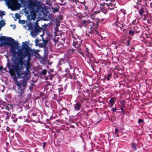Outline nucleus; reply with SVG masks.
<instances>
[{"label":"nucleus","mask_w":152,"mask_h":152,"mask_svg":"<svg viewBox=\"0 0 152 152\" xmlns=\"http://www.w3.org/2000/svg\"><path fill=\"white\" fill-rule=\"evenodd\" d=\"M41 27H34V30L31 31V34L32 36H35L38 34L41 31Z\"/></svg>","instance_id":"6e6552de"},{"label":"nucleus","mask_w":152,"mask_h":152,"mask_svg":"<svg viewBox=\"0 0 152 152\" xmlns=\"http://www.w3.org/2000/svg\"><path fill=\"white\" fill-rule=\"evenodd\" d=\"M19 91H18V93L19 94L18 95V97L20 99L22 98V94L24 93V91H21V90H18Z\"/></svg>","instance_id":"412c9836"},{"label":"nucleus","mask_w":152,"mask_h":152,"mask_svg":"<svg viewBox=\"0 0 152 152\" xmlns=\"http://www.w3.org/2000/svg\"><path fill=\"white\" fill-rule=\"evenodd\" d=\"M84 51L86 53H89V50L87 47H86L85 48V50H84Z\"/></svg>","instance_id":"de8ad7c7"},{"label":"nucleus","mask_w":152,"mask_h":152,"mask_svg":"<svg viewBox=\"0 0 152 152\" xmlns=\"http://www.w3.org/2000/svg\"><path fill=\"white\" fill-rule=\"evenodd\" d=\"M5 144H6V146L7 147V146L8 145H9V143H8V142H5ZM4 148H5V150H6V151L7 152H9L8 150H7V147H4Z\"/></svg>","instance_id":"a18cd8bd"},{"label":"nucleus","mask_w":152,"mask_h":152,"mask_svg":"<svg viewBox=\"0 0 152 152\" xmlns=\"http://www.w3.org/2000/svg\"><path fill=\"white\" fill-rule=\"evenodd\" d=\"M28 27V30H32V31L34 30V28H33L34 27V26L31 23V22H30L29 23H28L27 25Z\"/></svg>","instance_id":"f3484780"},{"label":"nucleus","mask_w":152,"mask_h":152,"mask_svg":"<svg viewBox=\"0 0 152 152\" xmlns=\"http://www.w3.org/2000/svg\"><path fill=\"white\" fill-rule=\"evenodd\" d=\"M40 27L39 25L38 24L37 22H36L35 23L34 25V27Z\"/></svg>","instance_id":"09e8293b"},{"label":"nucleus","mask_w":152,"mask_h":152,"mask_svg":"<svg viewBox=\"0 0 152 152\" xmlns=\"http://www.w3.org/2000/svg\"><path fill=\"white\" fill-rule=\"evenodd\" d=\"M31 12L32 13L38 12L41 8L40 2L36 0L32 1L27 5Z\"/></svg>","instance_id":"20e7f679"},{"label":"nucleus","mask_w":152,"mask_h":152,"mask_svg":"<svg viewBox=\"0 0 152 152\" xmlns=\"http://www.w3.org/2000/svg\"><path fill=\"white\" fill-rule=\"evenodd\" d=\"M80 48H79L78 50V52L83 57H84V55L82 51L80 50Z\"/></svg>","instance_id":"72a5a7b5"},{"label":"nucleus","mask_w":152,"mask_h":152,"mask_svg":"<svg viewBox=\"0 0 152 152\" xmlns=\"http://www.w3.org/2000/svg\"><path fill=\"white\" fill-rule=\"evenodd\" d=\"M62 63H64V60L63 58H61L60 59L58 64V66H60L61 65Z\"/></svg>","instance_id":"a878e982"},{"label":"nucleus","mask_w":152,"mask_h":152,"mask_svg":"<svg viewBox=\"0 0 152 152\" xmlns=\"http://www.w3.org/2000/svg\"><path fill=\"white\" fill-rule=\"evenodd\" d=\"M116 100V98L115 97H112L109 100L108 102L107 105L110 108H112L113 107Z\"/></svg>","instance_id":"9d476101"},{"label":"nucleus","mask_w":152,"mask_h":152,"mask_svg":"<svg viewBox=\"0 0 152 152\" xmlns=\"http://www.w3.org/2000/svg\"><path fill=\"white\" fill-rule=\"evenodd\" d=\"M65 72L67 74H69V75H70V76L71 75V74L69 73L70 71L69 70L68 68H66L65 69Z\"/></svg>","instance_id":"58836bf2"},{"label":"nucleus","mask_w":152,"mask_h":152,"mask_svg":"<svg viewBox=\"0 0 152 152\" xmlns=\"http://www.w3.org/2000/svg\"><path fill=\"white\" fill-rule=\"evenodd\" d=\"M45 18L43 19V20H48L51 19L52 18V16L50 14V13H49L48 15H44Z\"/></svg>","instance_id":"6ab92c4d"},{"label":"nucleus","mask_w":152,"mask_h":152,"mask_svg":"<svg viewBox=\"0 0 152 152\" xmlns=\"http://www.w3.org/2000/svg\"><path fill=\"white\" fill-rule=\"evenodd\" d=\"M100 11L99 10L98 11H94V13L95 14H97L99 13L100 12Z\"/></svg>","instance_id":"4d7b16f0"},{"label":"nucleus","mask_w":152,"mask_h":152,"mask_svg":"<svg viewBox=\"0 0 152 152\" xmlns=\"http://www.w3.org/2000/svg\"><path fill=\"white\" fill-rule=\"evenodd\" d=\"M59 7L58 5L57 6V7L56 8L52 7L51 10H52V12L53 13L58 12L59 10Z\"/></svg>","instance_id":"aec40b11"},{"label":"nucleus","mask_w":152,"mask_h":152,"mask_svg":"<svg viewBox=\"0 0 152 152\" xmlns=\"http://www.w3.org/2000/svg\"><path fill=\"white\" fill-rule=\"evenodd\" d=\"M143 122H144V120L143 119H141V118H139L138 119V123L139 124H140L143 123Z\"/></svg>","instance_id":"a19ab883"},{"label":"nucleus","mask_w":152,"mask_h":152,"mask_svg":"<svg viewBox=\"0 0 152 152\" xmlns=\"http://www.w3.org/2000/svg\"><path fill=\"white\" fill-rule=\"evenodd\" d=\"M19 45V43L18 42H17L13 44V45H12L11 47H10V52L12 53V58L11 59V60L13 62V64L11 65L9 59L8 58L7 60V66L8 68V69H9L10 71L11 70V69H12L15 72V71L14 70V69L13 67L12 66V65L14 64V62L13 61H14L12 59L14 60L15 59V58L17 57V53L16 52H17L15 51L16 50L18 49V50H19V49L18 48V47Z\"/></svg>","instance_id":"7ed1b4c3"},{"label":"nucleus","mask_w":152,"mask_h":152,"mask_svg":"<svg viewBox=\"0 0 152 152\" xmlns=\"http://www.w3.org/2000/svg\"><path fill=\"white\" fill-rule=\"evenodd\" d=\"M106 5L108 7V9L110 10H112L114 9L113 7H113V5L112 2H110L108 4H106Z\"/></svg>","instance_id":"393cba45"},{"label":"nucleus","mask_w":152,"mask_h":152,"mask_svg":"<svg viewBox=\"0 0 152 152\" xmlns=\"http://www.w3.org/2000/svg\"><path fill=\"white\" fill-rule=\"evenodd\" d=\"M118 110V109L115 107H113L111 109V110L112 112H114L116 111V110Z\"/></svg>","instance_id":"79ce46f5"},{"label":"nucleus","mask_w":152,"mask_h":152,"mask_svg":"<svg viewBox=\"0 0 152 152\" xmlns=\"http://www.w3.org/2000/svg\"><path fill=\"white\" fill-rule=\"evenodd\" d=\"M49 75L48 76H45L44 77L45 79V80H47L49 79L50 80H51L53 77V75L51 74H49Z\"/></svg>","instance_id":"dca6fc26"},{"label":"nucleus","mask_w":152,"mask_h":152,"mask_svg":"<svg viewBox=\"0 0 152 152\" xmlns=\"http://www.w3.org/2000/svg\"><path fill=\"white\" fill-rule=\"evenodd\" d=\"M89 23L88 20H82L80 23L79 26H80V27L86 26Z\"/></svg>","instance_id":"f8f14e48"},{"label":"nucleus","mask_w":152,"mask_h":152,"mask_svg":"<svg viewBox=\"0 0 152 152\" xmlns=\"http://www.w3.org/2000/svg\"><path fill=\"white\" fill-rule=\"evenodd\" d=\"M137 20L135 19L133 20L132 22V23L133 25H136L137 24Z\"/></svg>","instance_id":"37998d69"},{"label":"nucleus","mask_w":152,"mask_h":152,"mask_svg":"<svg viewBox=\"0 0 152 152\" xmlns=\"http://www.w3.org/2000/svg\"><path fill=\"white\" fill-rule=\"evenodd\" d=\"M47 73V70L46 69H45L42 70V71L41 73V74L44 76H45L46 75Z\"/></svg>","instance_id":"7c9ffc66"},{"label":"nucleus","mask_w":152,"mask_h":152,"mask_svg":"<svg viewBox=\"0 0 152 152\" xmlns=\"http://www.w3.org/2000/svg\"><path fill=\"white\" fill-rule=\"evenodd\" d=\"M63 110H65V111H66L67 113H68V110L66 108H64L63 109Z\"/></svg>","instance_id":"338daca9"},{"label":"nucleus","mask_w":152,"mask_h":152,"mask_svg":"<svg viewBox=\"0 0 152 152\" xmlns=\"http://www.w3.org/2000/svg\"><path fill=\"white\" fill-rule=\"evenodd\" d=\"M72 74H73V75L74 76H75V69H73V72L72 73Z\"/></svg>","instance_id":"e2e57ef3"},{"label":"nucleus","mask_w":152,"mask_h":152,"mask_svg":"<svg viewBox=\"0 0 152 152\" xmlns=\"http://www.w3.org/2000/svg\"><path fill=\"white\" fill-rule=\"evenodd\" d=\"M37 115V114L36 113H32L31 114V115L33 116H36Z\"/></svg>","instance_id":"680f3d73"},{"label":"nucleus","mask_w":152,"mask_h":152,"mask_svg":"<svg viewBox=\"0 0 152 152\" xmlns=\"http://www.w3.org/2000/svg\"><path fill=\"white\" fill-rule=\"evenodd\" d=\"M131 148L135 151H136L137 150V147L138 146L134 142L131 143Z\"/></svg>","instance_id":"a211bd4d"},{"label":"nucleus","mask_w":152,"mask_h":152,"mask_svg":"<svg viewBox=\"0 0 152 152\" xmlns=\"http://www.w3.org/2000/svg\"><path fill=\"white\" fill-rule=\"evenodd\" d=\"M112 75L110 73H108L107 75V76L106 77L107 80H109L110 79V77Z\"/></svg>","instance_id":"4c0bfd02"},{"label":"nucleus","mask_w":152,"mask_h":152,"mask_svg":"<svg viewBox=\"0 0 152 152\" xmlns=\"http://www.w3.org/2000/svg\"><path fill=\"white\" fill-rule=\"evenodd\" d=\"M24 63H23V65H24L26 67V66H27L28 65V64H27V62L24 63Z\"/></svg>","instance_id":"052dcab7"},{"label":"nucleus","mask_w":152,"mask_h":152,"mask_svg":"<svg viewBox=\"0 0 152 152\" xmlns=\"http://www.w3.org/2000/svg\"><path fill=\"white\" fill-rule=\"evenodd\" d=\"M82 40H80V39H75L73 41L72 45L75 48L79 49V48H80V47L82 44Z\"/></svg>","instance_id":"423d86ee"},{"label":"nucleus","mask_w":152,"mask_h":152,"mask_svg":"<svg viewBox=\"0 0 152 152\" xmlns=\"http://www.w3.org/2000/svg\"><path fill=\"white\" fill-rule=\"evenodd\" d=\"M18 23L20 24H24L26 23V21L24 20H20V19H19L18 20Z\"/></svg>","instance_id":"f704fd0d"},{"label":"nucleus","mask_w":152,"mask_h":152,"mask_svg":"<svg viewBox=\"0 0 152 152\" xmlns=\"http://www.w3.org/2000/svg\"><path fill=\"white\" fill-rule=\"evenodd\" d=\"M22 49L23 50H24L23 53H25L33 50V49L31 48L27 44H25L24 42H22Z\"/></svg>","instance_id":"0eeeda50"},{"label":"nucleus","mask_w":152,"mask_h":152,"mask_svg":"<svg viewBox=\"0 0 152 152\" xmlns=\"http://www.w3.org/2000/svg\"><path fill=\"white\" fill-rule=\"evenodd\" d=\"M15 15L16 19H20V16L18 13H16Z\"/></svg>","instance_id":"e433bc0d"},{"label":"nucleus","mask_w":152,"mask_h":152,"mask_svg":"<svg viewBox=\"0 0 152 152\" xmlns=\"http://www.w3.org/2000/svg\"><path fill=\"white\" fill-rule=\"evenodd\" d=\"M0 41L3 42H5L4 43V44L5 45H9L10 47L12 45H13V44L17 42H16L15 40L11 37H7L5 36H2L0 37Z\"/></svg>","instance_id":"39448f33"},{"label":"nucleus","mask_w":152,"mask_h":152,"mask_svg":"<svg viewBox=\"0 0 152 152\" xmlns=\"http://www.w3.org/2000/svg\"><path fill=\"white\" fill-rule=\"evenodd\" d=\"M12 27H13V29H15V27H16V26H15V24H14V25Z\"/></svg>","instance_id":"69168bd1"},{"label":"nucleus","mask_w":152,"mask_h":152,"mask_svg":"<svg viewBox=\"0 0 152 152\" xmlns=\"http://www.w3.org/2000/svg\"><path fill=\"white\" fill-rule=\"evenodd\" d=\"M68 64H69V68L70 69H73L72 68V65H71L70 64V63H68Z\"/></svg>","instance_id":"bf43d9fd"},{"label":"nucleus","mask_w":152,"mask_h":152,"mask_svg":"<svg viewBox=\"0 0 152 152\" xmlns=\"http://www.w3.org/2000/svg\"><path fill=\"white\" fill-rule=\"evenodd\" d=\"M120 103L121 104V106L123 107H126L125 106V104H126V102L125 100H121L120 102Z\"/></svg>","instance_id":"4be33fe9"},{"label":"nucleus","mask_w":152,"mask_h":152,"mask_svg":"<svg viewBox=\"0 0 152 152\" xmlns=\"http://www.w3.org/2000/svg\"><path fill=\"white\" fill-rule=\"evenodd\" d=\"M135 33L134 31L131 30L129 31L128 34L130 36H133L134 35Z\"/></svg>","instance_id":"c85d7f7f"},{"label":"nucleus","mask_w":152,"mask_h":152,"mask_svg":"<svg viewBox=\"0 0 152 152\" xmlns=\"http://www.w3.org/2000/svg\"><path fill=\"white\" fill-rule=\"evenodd\" d=\"M54 72L53 69L51 68H49L48 70V74H50V73H53Z\"/></svg>","instance_id":"ea45409f"},{"label":"nucleus","mask_w":152,"mask_h":152,"mask_svg":"<svg viewBox=\"0 0 152 152\" xmlns=\"http://www.w3.org/2000/svg\"><path fill=\"white\" fill-rule=\"evenodd\" d=\"M25 108L28 109H29L30 107L29 106L28 104H26L25 106Z\"/></svg>","instance_id":"8fccbe9b"},{"label":"nucleus","mask_w":152,"mask_h":152,"mask_svg":"<svg viewBox=\"0 0 152 152\" xmlns=\"http://www.w3.org/2000/svg\"><path fill=\"white\" fill-rule=\"evenodd\" d=\"M74 110L76 111H79L82 107V104L79 102H77L74 104Z\"/></svg>","instance_id":"9b49d317"},{"label":"nucleus","mask_w":152,"mask_h":152,"mask_svg":"<svg viewBox=\"0 0 152 152\" xmlns=\"http://www.w3.org/2000/svg\"><path fill=\"white\" fill-rule=\"evenodd\" d=\"M39 50L33 49V50L28 52L25 53H23L21 51H19L16 52L17 53V56L13 60L14 64L12 66L14 67V69L16 70L18 72L20 70L22 71L23 69V65L24 59L26 57H27V62L30 61L31 60V57L33 56H36L37 55L39 56V54L38 53Z\"/></svg>","instance_id":"f257e3e1"},{"label":"nucleus","mask_w":152,"mask_h":152,"mask_svg":"<svg viewBox=\"0 0 152 152\" xmlns=\"http://www.w3.org/2000/svg\"><path fill=\"white\" fill-rule=\"evenodd\" d=\"M43 148L44 149H45V145H46V143L45 142H43Z\"/></svg>","instance_id":"6e6d98bb"},{"label":"nucleus","mask_w":152,"mask_h":152,"mask_svg":"<svg viewBox=\"0 0 152 152\" xmlns=\"http://www.w3.org/2000/svg\"><path fill=\"white\" fill-rule=\"evenodd\" d=\"M35 43H38V42H39V41L37 39H36V40L35 41Z\"/></svg>","instance_id":"0e129e2a"},{"label":"nucleus","mask_w":152,"mask_h":152,"mask_svg":"<svg viewBox=\"0 0 152 152\" xmlns=\"http://www.w3.org/2000/svg\"><path fill=\"white\" fill-rule=\"evenodd\" d=\"M26 70L23 72L24 73H23V76L29 77V75L31 74L30 72V69H31L30 65L28 64L27 66H26Z\"/></svg>","instance_id":"1a4fd4ad"},{"label":"nucleus","mask_w":152,"mask_h":152,"mask_svg":"<svg viewBox=\"0 0 152 152\" xmlns=\"http://www.w3.org/2000/svg\"><path fill=\"white\" fill-rule=\"evenodd\" d=\"M75 49H71L70 50V51L72 53H75Z\"/></svg>","instance_id":"5fc2aeb1"},{"label":"nucleus","mask_w":152,"mask_h":152,"mask_svg":"<svg viewBox=\"0 0 152 152\" xmlns=\"http://www.w3.org/2000/svg\"><path fill=\"white\" fill-rule=\"evenodd\" d=\"M114 134L116 135V137H119L118 132V129L117 128H115V132Z\"/></svg>","instance_id":"c9c22d12"},{"label":"nucleus","mask_w":152,"mask_h":152,"mask_svg":"<svg viewBox=\"0 0 152 152\" xmlns=\"http://www.w3.org/2000/svg\"><path fill=\"white\" fill-rule=\"evenodd\" d=\"M7 113V112L4 111L3 113H2L1 115H0V116L1 117V119H3V118H4V117H5V115L6 114V113ZM0 120L1 121V120Z\"/></svg>","instance_id":"c756f323"},{"label":"nucleus","mask_w":152,"mask_h":152,"mask_svg":"<svg viewBox=\"0 0 152 152\" xmlns=\"http://www.w3.org/2000/svg\"><path fill=\"white\" fill-rule=\"evenodd\" d=\"M47 26V25L46 24H45L43 25H42V28H44V29H45Z\"/></svg>","instance_id":"3c124183"},{"label":"nucleus","mask_w":152,"mask_h":152,"mask_svg":"<svg viewBox=\"0 0 152 152\" xmlns=\"http://www.w3.org/2000/svg\"><path fill=\"white\" fill-rule=\"evenodd\" d=\"M5 15L4 12L3 11L2 12H1L0 13V16H2L1 18H2V16L4 15Z\"/></svg>","instance_id":"864d4df0"},{"label":"nucleus","mask_w":152,"mask_h":152,"mask_svg":"<svg viewBox=\"0 0 152 152\" xmlns=\"http://www.w3.org/2000/svg\"><path fill=\"white\" fill-rule=\"evenodd\" d=\"M42 40L43 42H42L44 43V44H45V45H47L48 44V39H44L43 38H42Z\"/></svg>","instance_id":"2f4dec72"},{"label":"nucleus","mask_w":152,"mask_h":152,"mask_svg":"<svg viewBox=\"0 0 152 152\" xmlns=\"http://www.w3.org/2000/svg\"><path fill=\"white\" fill-rule=\"evenodd\" d=\"M44 53V54L46 56H48L49 53L48 48L47 45H45L43 48Z\"/></svg>","instance_id":"4468645a"},{"label":"nucleus","mask_w":152,"mask_h":152,"mask_svg":"<svg viewBox=\"0 0 152 152\" xmlns=\"http://www.w3.org/2000/svg\"><path fill=\"white\" fill-rule=\"evenodd\" d=\"M11 118L12 120V121L14 123L16 122L18 119L17 115L15 114H12L11 117Z\"/></svg>","instance_id":"2eb2a0df"},{"label":"nucleus","mask_w":152,"mask_h":152,"mask_svg":"<svg viewBox=\"0 0 152 152\" xmlns=\"http://www.w3.org/2000/svg\"><path fill=\"white\" fill-rule=\"evenodd\" d=\"M35 17L33 14L31 15V20H35Z\"/></svg>","instance_id":"49530a36"},{"label":"nucleus","mask_w":152,"mask_h":152,"mask_svg":"<svg viewBox=\"0 0 152 152\" xmlns=\"http://www.w3.org/2000/svg\"><path fill=\"white\" fill-rule=\"evenodd\" d=\"M15 72L17 75L18 77L19 78H22L23 79L19 81H17L16 82V85L18 87V90H21V91H25L27 87V81L29 78V77H26L23 75V73L21 70L18 72L16 70L14 69Z\"/></svg>","instance_id":"f03ea898"},{"label":"nucleus","mask_w":152,"mask_h":152,"mask_svg":"<svg viewBox=\"0 0 152 152\" xmlns=\"http://www.w3.org/2000/svg\"><path fill=\"white\" fill-rule=\"evenodd\" d=\"M31 14L28 15L27 17V20H26V21H27L28 20L30 21L31 20Z\"/></svg>","instance_id":"c03bdc74"},{"label":"nucleus","mask_w":152,"mask_h":152,"mask_svg":"<svg viewBox=\"0 0 152 152\" xmlns=\"http://www.w3.org/2000/svg\"><path fill=\"white\" fill-rule=\"evenodd\" d=\"M144 12V8L142 7L139 10V13L140 16H141L143 14Z\"/></svg>","instance_id":"5701e85b"},{"label":"nucleus","mask_w":152,"mask_h":152,"mask_svg":"<svg viewBox=\"0 0 152 152\" xmlns=\"http://www.w3.org/2000/svg\"><path fill=\"white\" fill-rule=\"evenodd\" d=\"M5 115V117L3 118V119H1V121H5L7 122L8 121L7 120H9L10 117V113L8 112H7Z\"/></svg>","instance_id":"ddd939ff"},{"label":"nucleus","mask_w":152,"mask_h":152,"mask_svg":"<svg viewBox=\"0 0 152 152\" xmlns=\"http://www.w3.org/2000/svg\"><path fill=\"white\" fill-rule=\"evenodd\" d=\"M38 45L40 48H43L46 45L43 42L38 43Z\"/></svg>","instance_id":"473e14b6"},{"label":"nucleus","mask_w":152,"mask_h":152,"mask_svg":"<svg viewBox=\"0 0 152 152\" xmlns=\"http://www.w3.org/2000/svg\"><path fill=\"white\" fill-rule=\"evenodd\" d=\"M59 4L61 6H65L66 5V4L65 3L64 4H61L60 3Z\"/></svg>","instance_id":"13d9d810"},{"label":"nucleus","mask_w":152,"mask_h":152,"mask_svg":"<svg viewBox=\"0 0 152 152\" xmlns=\"http://www.w3.org/2000/svg\"><path fill=\"white\" fill-rule=\"evenodd\" d=\"M112 4L113 5V7L115 5V3L114 2H113V3H112Z\"/></svg>","instance_id":"774afa93"},{"label":"nucleus","mask_w":152,"mask_h":152,"mask_svg":"<svg viewBox=\"0 0 152 152\" xmlns=\"http://www.w3.org/2000/svg\"><path fill=\"white\" fill-rule=\"evenodd\" d=\"M118 108H119L120 110H121L122 115H124L125 114V109H124V107L119 106Z\"/></svg>","instance_id":"b1692460"},{"label":"nucleus","mask_w":152,"mask_h":152,"mask_svg":"<svg viewBox=\"0 0 152 152\" xmlns=\"http://www.w3.org/2000/svg\"><path fill=\"white\" fill-rule=\"evenodd\" d=\"M101 11L104 13V14H106L107 12V9L104 8H101L100 9Z\"/></svg>","instance_id":"bb28decb"},{"label":"nucleus","mask_w":152,"mask_h":152,"mask_svg":"<svg viewBox=\"0 0 152 152\" xmlns=\"http://www.w3.org/2000/svg\"><path fill=\"white\" fill-rule=\"evenodd\" d=\"M130 43V41L129 40H127L126 41V45L127 46H129V45Z\"/></svg>","instance_id":"603ef678"},{"label":"nucleus","mask_w":152,"mask_h":152,"mask_svg":"<svg viewBox=\"0 0 152 152\" xmlns=\"http://www.w3.org/2000/svg\"><path fill=\"white\" fill-rule=\"evenodd\" d=\"M5 24L6 23L4 20H1L0 21V28L2 27L3 26H5Z\"/></svg>","instance_id":"cd10ccee"}]
</instances>
